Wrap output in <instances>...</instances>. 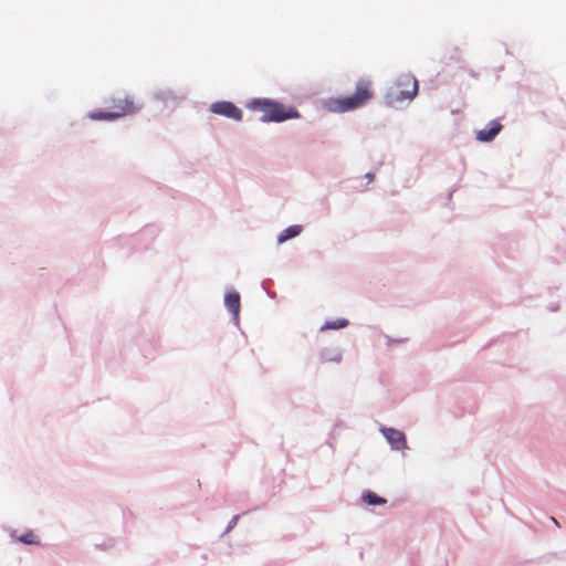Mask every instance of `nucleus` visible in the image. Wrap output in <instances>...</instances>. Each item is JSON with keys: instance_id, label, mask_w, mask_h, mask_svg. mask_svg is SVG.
<instances>
[{"instance_id": "f257e3e1", "label": "nucleus", "mask_w": 566, "mask_h": 566, "mask_svg": "<svg viewBox=\"0 0 566 566\" xmlns=\"http://www.w3.org/2000/svg\"><path fill=\"white\" fill-rule=\"evenodd\" d=\"M247 107L250 111L262 113L260 120L264 123H281L300 117L295 107L286 106L271 98H254L248 103Z\"/></svg>"}, {"instance_id": "f03ea898", "label": "nucleus", "mask_w": 566, "mask_h": 566, "mask_svg": "<svg viewBox=\"0 0 566 566\" xmlns=\"http://www.w3.org/2000/svg\"><path fill=\"white\" fill-rule=\"evenodd\" d=\"M374 97L371 82L360 80L356 84V91L350 96L329 98L327 109L335 113H345L366 105Z\"/></svg>"}, {"instance_id": "7ed1b4c3", "label": "nucleus", "mask_w": 566, "mask_h": 566, "mask_svg": "<svg viewBox=\"0 0 566 566\" xmlns=\"http://www.w3.org/2000/svg\"><path fill=\"white\" fill-rule=\"evenodd\" d=\"M418 81L413 75L401 74L387 92L386 102L390 106H396L405 101L410 102L418 94Z\"/></svg>"}, {"instance_id": "20e7f679", "label": "nucleus", "mask_w": 566, "mask_h": 566, "mask_svg": "<svg viewBox=\"0 0 566 566\" xmlns=\"http://www.w3.org/2000/svg\"><path fill=\"white\" fill-rule=\"evenodd\" d=\"M112 111L109 112H93L88 114L92 120H115L120 117L132 115L138 112L142 106L134 99L133 96L125 95L112 98Z\"/></svg>"}, {"instance_id": "39448f33", "label": "nucleus", "mask_w": 566, "mask_h": 566, "mask_svg": "<svg viewBox=\"0 0 566 566\" xmlns=\"http://www.w3.org/2000/svg\"><path fill=\"white\" fill-rule=\"evenodd\" d=\"M210 111L217 115L224 116L237 122L242 119V111L231 102H216L211 104Z\"/></svg>"}, {"instance_id": "423d86ee", "label": "nucleus", "mask_w": 566, "mask_h": 566, "mask_svg": "<svg viewBox=\"0 0 566 566\" xmlns=\"http://www.w3.org/2000/svg\"><path fill=\"white\" fill-rule=\"evenodd\" d=\"M381 432L394 449L403 450L407 447L406 436L403 432L394 428H384L381 429Z\"/></svg>"}, {"instance_id": "0eeeda50", "label": "nucleus", "mask_w": 566, "mask_h": 566, "mask_svg": "<svg viewBox=\"0 0 566 566\" xmlns=\"http://www.w3.org/2000/svg\"><path fill=\"white\" fill-rule=\"evenodd\" d=\"M501 130L502 125L497 122H493L491 123V128L478 130L475 137L479 142L489 143L492 142Z\"/></svg>"}, {"instance_id": "6e6552de", "label": "nucleus", "mask_w": 566, "mask_h": 566, "mask_svg": "<svg viewBox=\"0 0 566 566\" xmlns=\"http://www.w3.org/2000/svg\"><path fill=\"white\" fill-rule=\"evenodd\" d=\"M227 308L237 317L240 312V295L238 292H230L226 295Z\"/></svg>"}, {"instance_id": "1a4fd4ad", "label": "nucleus", "mask_w": 566, "mask_h": 566, "mask_svg": "<svg viewBox=\"0 0 566 566\" xmlns=\"http://www.w3.org/2000/svg\"><path fill=\"white\" fill-rule=\"evenodd\" d=\"M302 231V228L301 226H291L289 228H286L279 237H277V242L279 243H284L285 241H287L289 239H292V238H295L297 237Z\"/></svg>"}, {"instance_id": "9d476101", "label": "nucleus", "mask_w": 566, "mask_h": 566, "mask_svg": "<svg viewBox=\"0 0 566 566\" xmlns=\"http://www.w3.org/2000/svg\"><path fill=\"white\" fill-rule=\"evenodd\" d=\"M321 359L323 363H340L342 353L338 348L328 349L321 354Z\"/></svg>"}, {"instance_id": "9b49d317", "label": "nucleus", "mask_w": 566, "mask_h": 566, "mask_svg": "<svg viewBox=\"0 0 566 566\" xmlns=\"http://www.w3.org/2000/svg\"><path fill=\"white\" fill-rule=\"evenodd\" d=\"M363 499L368 505H384L386 503V499L380 497L373 492L365 493Z\"/></svg>"}, {"instance_id": "f8f14e48", "label": "nucleus", "mask_w": 566, "mask_h": 566, "mask_svg": "<svg viewBox=\"0 0 566 566\" xmlns=\"http://www.w3.org/2000/svg\"><path fill=\"white\" fill-rule=\"evenodd\" d=\"M348 325V321L345 319V318H338V319H335V321H331V322H326L323 326H322V331H325V329H339V328H344Z\"/></svg>"}, {"instance_id": "ddd939ff", "label": "nucleus", "mask_w": 566, "mask_h": 566, "mask_svg": "<svg viewBox=\"0 0 566 566\" xmlns=\"http://www.w3.org/2000/svg\"><path fill=\"white\" fill-rule=\"evenodd\" d=\"M157 98L165 105L171 104L174 106L178 102V96L171 92H161L157 95Z\"/></svg>"}, {"instance_id": "4468645a", "label": "nucleus", "mask_w": 566, "mask_h": 566, "mask_svg": "<svg viewBox=\"0 0 566 566\" xmlns=\"http://www.w3.org/2000/svg\"><path fill=\"white\" fill-rule=\"evenodd\" d=\"M19 541L23 544H38V537L33 532H28L19 537Z\"/></svg>"}, {"instance_id": "2eb2a0df", "label": "nucleus", "mask_w": 566, "mask_h": 566, "mask_svg": "<svg viewBox=\"0 0 566 566\" xmlns=\"http://www.w3.org/2000/svg\"><path fill=\"white\" fill-rule=\"evenodd\" d=\"M237 521H238V516H234V517L231 520V522H230V527H231L232 525H234V524L237 523Z\"/></svg>"}, {"instance_id": "dca6fc26", "label": "nucleus", "mask_w": 566, "mask_h": 566, "mask_svg": "<svg viewBox=\"0 0 566 566\" xmlns=\"http://www.w3.org/2000/svg\"><path fill=\"white\" fill-rule=\"evenodd\" d=\"M366 176L369 179V181H371L374 179V175H371V174H367Z\"/></svg>"}, {"instance_id": "f3484780", "label": "nucleus", "mask_w": 566, "mask_h": 566, "mask_svg": "<svg viewBox=\"0 0 566 566\" xmlns=\"http://www.w3.org/2000/svg\"><path fill=\"white\" fill-rule=\"evenodd\" d=\"M552 521L554 522V524H556L557 526H559L558 522H557L554 517H552Z\"/></svg>"}]
</instances>
